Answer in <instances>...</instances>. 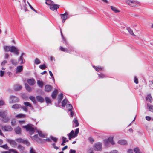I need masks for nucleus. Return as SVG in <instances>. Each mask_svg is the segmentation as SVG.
<instances>
[{
    "instance_id": "31",
    "label": "nucleus",
    "mask_w": 153,
    "mask_h": 153,
    "mask_svg": "<svg viewBox=\"0 0 153 153\" xmlns=\"http://www.w3.org/2000/svg\"><path fill=\"white\" fill-rule=\"evenodd\" d=\"M68 140H67V138L66 137H62V142L61 143V145L64 146L65 145V143L66 142H68Z\"/></svg>"
},
{
    "instance_id": "36",
    "label": "nucleus",
    "mask_w": 153,
    "mask_h": 153,
    "mask_svg": "<svg viewBox=\"0 0 153 153\" xmlns=\"http://www.w3.org/2000/svg\"><path fill=\"white\" fill-rule=\"evenodd\" d=\"M104 142L105 146H109V142L108 141V139H105L104 140Z\"/></svg>"
},
{
    "instance_id": "15",
    "label": "nucleus",
    "mask_w": 153,
    "mask_h": 153,
    "mask_svg": "<svg viewBox=\"0 0 153 153\" xmlns=\"http://www.w3.org/2000/svg\"><path fill=\"white\" fill-rule=\"evenodd\" d=\"M117 143L118 144L121 145H126L127 144L126 141L124 140H120Z\"/></svg>"
},
{
    "instance_id": "32",
    "label": "nucleus",
    "mask_w": 153,
    "mask_h": 153,
    "mask_svg": "<svg viewBox=\"0 0 153 153\" xmlns=\"http://www.w3.org/2000/svg\"><path fill=\"white\" fill-rule=\"evenodd\" d=\"M29 98L33 102V103H35L36 101L34 97L32 96H30L29 97Z\"/></svg>"
},
{
    "instance_id": "39",
    "label": "nucleus",
    "mask_w": 153,
    "mask_h": 153,
    "mask_svg": "<svg viewBox=\"0 0 153 153\" xmlns=\"http://www.w3.org/2000/svg\"><path fill=\"white\" fill-rule=\"evenodd\" d=\"M37 132H38V134H39L40 137H45V135L42 134V131L39 130H37Z\"/></svg>"
},
{
    "instance_id": "58",
    "label": "nucleus",
    "mask_w": 153,
    "mask_h": 153,
    "mask_svg": "<svg viewBox=\"0 0 153 153\" xmlns=\"http://www.w3.org/2000/svg\"><path fill=\"white\" fill-rule=\"evenodd\" d=\"M0 147H2L5 149H8V147L7 144H5L4 145L0 146Z\"/></svg>"
},
{
    "instance_id": "30",
    "label": "nucleus",
    "mask_w": 153,
    "mask_h": 153,
    "mask_svg": "<svg viewBox=\"0 0 153 153\" xmlns=\"http://www.w3.org/2000/svg\"><path fill=\"white\" fill-rule=\"evenodd\" d=\"M67 102L68 100L67 99H64L62 102V106L63 107H65L67 103Z\"/></svg>"
},
{
    "instance_id": "22",
    "label": "nucleus",
    "mask_w": 153,
    "mask_h": 153,
    "mask_svg": "<svg viewBox=\"0 0 153 153\" xmlns=\"http://www.w3.org/2000/svg\"><path fill=\"white\" fill-rule=\"evenodd\" d=\"M1 120L2 121L5 123H7L8 122L10 118L9 117L5 116L2 118H1Z\"/></svg>"
},
{
    "instance_id": "42",
    "label": "nucleus",
    "mask_w": 153,
    "mask_h": 153,
    "mask_svg": "<svg viewBox=\"0 0 153 153\" xmlns=\"http://www.w3.org/2000/svg\"><path fill=\"white\" fill-rule=\"evenodd\" d=\"M24 105L26 106H29L30 107H32L31 105L29 102H24Z\"/></svg>"
},
{
    "instance_id": "11",
    "label": "nucleus",
    "mask_w": 153,
    "mask_h": 153,
    "mask_svg": "<svg viewBox=\"0 0 153 153\" xmlns=\"http://www.w3.org/2000/svg\"><path fill=\"white\" fill-rule=\"evenodd\" d=\"M7 111H0V117L1 118L7 116Z\"/></svg>"
},
{
    "instance_id": "37",
    "label": "nucleus",
    "mask_w": 153,
    "mask_h": 153,
    "mask_svg": "<svg viewBox=\"0 0 153 153\" xmlns=\"http://www.w3.org/2000/svg\"><path fill=\"white\" fill-rule=\"evenodd\" d=\"M127 30L128 31L129 33L131 34L134 36V35L133 32L132 30L129 27L127 28Z\"/></svg>"
},
{
    "instance_id": "43",
    "label": "nucleus",
    "mask_w": 153,
    "mask_h": 153,
    "mask_svg": "<svg viewBox=\"0 0 153 153\" xmlns=\"http://www.w3.org/2000/svg\"><path fill=\"white\" fill-rule=\"evenodd\" d=\"M45 100L46 102L47 103H51V100L50 98H49L48 97H46L45 98Z\"/></svg>"
},
{
    "instance_id": "19",
    "label": "nucleus",
    "mask_w": 153,
    "mask_h": 153,
    "mask_svg": "<svg viewBox=\"0 0 153 153\" xmlns=\"http://www.w3.org/2000/svg\"><path fill=\"white\" fill-rule=\"evenodd\" d=\"M58 90L57 89H55L54 91L52 93L51 95V97L53 99H55L56 98Z\"/></svg>"
},
{
    "instance_id": "63",
    "label": "nucleus",
    "mask_w": 153,
    "mask_h": 153,
    "mask_svg": "<svg viewBox=\"0 0 153 153\" xmlns=\"http://www.w3.org/2000/svg\"><path fill=\"white\" fill-rule=\"evenodd\" d=\"M76 152L75 150L70 149L69 151V153H76Z\"/></svg>"
},
{
    "instance_id": "51",
    "label": "nucleus",
    "mask_w": 153,
    "mask_h": 153,
    "mask_svg": "<svg viewBox=\"0 0 153 153\" xmlns=\"http://www.w3.org/2000/svg\"><path fill=\"white\" fill-rule=\"evenodd\" d=\"M9 142L10 143L11 145H14L16 144V143L13 140H8Z\"/></svg>"
},
{
    "instance_id": "54",
    "label": "nucleus",
    "mask_w": 153,
    "mask_h": 153,
    "mask_svg": "<svg viewBox=\"0 0 153 153\" xmlns=\"http://www.w3.org/2000/svg\"><path fill=\"white\" fill-rule=\"evenodd\" d=\"M39 68L41 69H45L46 68V66L45 64L41 65L39 66Z\"/></svg>"
},
{
    "instance_id": "3",
    "label": "nucleus",
    "mask_w": 153,
    "mask_h": 153,
    "mask_svg": "<svg viewBox=\"0 0 153 153\" xmlns=\"http://www.w3.org/2000/svg\"><path fill=\"white\" fill-rule=\"evenodd\" d=\"M126 3L131 7H136L139 6L140 3L136 0H126Z\"/></svg>"
},
{
    "instance_id": "25",
    "label": "nucleus",
    "mask_w": 153,
    "mask_h": 153,
    "mask_svg": "<svg viewBox=\"0 0 153 153\" xmlns=\"http://www.w3.org/2000/svg\"><path fill=\"white\" fill-rule=\"evenodd\" d=\"M45 1L46 4L49 6H50L51 5L53 4V3H54L53 1L51 0H45Z\"/></svg>"
},
{
    "instance_id": "40",
    "label": "nucleus",
    "mask_w": 153,
    "mask_h": 153,
    "mask_svg": "<svg viewBox=\"0 0 153 153\" xmlns=\"http://www.w3.org/2000/svg\"><path fill=\"white\" fill-rule=\"evenodd\" d=\"M10 61L11 63L14 65L16 66L17 64V63L16 61L13 59H11Z\"/></svg>"
},
{
    "instance_id": "48",
    "label": "nucleus",
    "mask_w": 153,
    "mask_h": 153,
    "mask_svg": "<svg viewBox=\"0 0 153 153\" xmlns=\"http://www.w3.org/2000/svg\"><path fill=\"white\" fill-rule=\"evenodd\" d=\"M7 62V61L6 60H3L1 63V65L2 66H4L6 64Z\"/></svg>"
},
{
    "instance_id": "57",
    "label": "nucleus",
    "mask_w": 153,
    "mask_h": 153,
    "mask_svg": "<svg viewBox=\"0 0 153 153\" xmlns=\"http://www.w3.org/2000/svg\"><path fill=\"white\" fill-rule=\"evenodd\" d=\"M16 120L13 119L11 122V123L12 126H14L16 124Z\"/></svg>"
},
{
    "instance_id": "47",
    "label": "nucleus",
    "mask_w": 153,
    "mask_h": 153,
    "mask_svg": "<svg viewBox=\"0 0 153 153\" xmlns=\"http://www.w3.org/2000/svg\"><path fill=\"white\" fill-rule=\"evenodd\" d=\"M134 151L135 153H140V150L138 148H134Z\"/></svg>"
},
{
    "instance_id": "13",
    "label": "nucleus",
    "mask_w": 153,
    "mask_h": 153,
    "mask_svg": "<svg viewBox=\"0 0 153 153\" xmlns=\"http://www.w3.org/2000/svg\"><path fill=\"white\" fill-rule=\"evenodd\" d=\"M52 88V86L48 85H46L45 86V91L47 92H49L51 91Z\"/></svg>"
},
{
    "instance_id": "1",
    "label": "nucleus",
    "mask_w": 153,
    "mask_h": 153,
    "mask_svg": "<svg viewBox=\"0 0 153 153\" xmlns=\"http://www.w3.org/2000/svg\"><path fill=\"white\" fill-rule=\"evenodd\" d=\"M4 50L5 51H10L11 52H13L17 55L19 54V50L16 47L14 46H7L4 47Z\"/></svg>"
},
{
    "instance_id": "9",
    "label": "nucleus",
    "mask_w": 153,
    "mask_h": 153,
    "mask_svg": "<svg viewBox=\"0 0 153 153\" xmlns=\"http://www.w3.org/2000/svg\"><path fill=\"white\" fill-rule=\"evenodd\" d=\"M27 81L28 83L31 86L33 85L36 82L35 80L33 78L28 79L27 80Z\"/></svg>"
},
{
    "instance_id": "62",
    "label": "nucleus",
    "mask_w": 153,
    "mask_h": 153,
    "mask_svg": "<svg viewBox=\"0 0 153 153\" xmlns=\"http://www.w3.org/2000/svg\"><path fill=\"white\" fill-rule=\"evenodd\" d=\"M22 109L24 111H25L27 112V107H26L25 106H23L22 107Z\"/></svg>"
},
{
    "instance_id": "56",
    "label": "nucleus",
    "mask_w": 153,
    "mask_h": 153,
    "mask_svg": "<svg viewBox=\"0 0 153 153\" xmlns=\"http://www.w3.org/2000/svg\"><path fill=\"white\" fill-rule=\"evenodd\" d=\"M79 133V128H78L76 129L75 130V132L74 134L75 136H76V137L77 136L78 134Z\"/></svg>"
},
{
    "instance_id": "2",
    "label": "nucleus",
    "mask_w": 153,
    "mask_h": 153,
    "mask_svg": "<svg viewBox=\"0 0 153 153\" xmlns=\"http://www.w3.org/2000/svg\"><path fill=\"white\" fill-rule=\"evenodd\" d=\"M23 128H25L27 131L29 132V134L31 135L35 131V129L33 125L29 124L26 126H23Z\"/></svg>"
},
{
    "instance_id": "64",
    "label": "nucleus",
    "mask_w": 153,
    "mask_h": 153,
    "mask_svg": "<svg viewBox=\"0 0 153 153\" xmlns=\"http://www.w3.org/2000/svg\"><path fill=\"white\" fill-rule=\"evenodd\" d=\"M110 153H118V152L117 150H113L111 151Z\"/></svg>"
},
{
    "instance_id": "61",
    "label": "nucleus",
    "mask_w": 153,
    "mask_h": 153,
    "mask_svg": "<svg viewBox=\"0 0 153 153\" xmlns=\"http://www.w3.org/2000/svg\"><path fill=\"white\" fill-rule=\"evenodd\" d=\"M0 76L1 77H2L4 75V71H3L2 70H1L0 71Z\"/></svg>"
},
{
    "instance_id": "18",
    "label": "nucleus",
    "mask_w": 153,
    "mask_h": 153,
    "mask_svg": "<svg viewBox=\"0 0 153 153\" xmlns=\"http://www.w3.org/2000/svg\"><path fill=\"white\" fill-rule=\"evenodd\" d=\"M22 86L20 85H16L14 86V89L15 91H18L21 90Z\"/></svg>"
},
{
    "instance_id": "8",
    "label": "nucleus",
    "mask_w": 153,
    "mask_h": 153,
    "mask_svg": "<svg viewBox=\"0 0 153 153\" xmlns=\"http://www.w3.org/2000/svg\"><path fill=\"white\" fill-rule=\"evenodd\" d=\"M59 5L56 4H55L54 3H53V4L51 5L50 6V9L52 11L56 10L57 9L59 8Z\"/></svg>"
},
{
    "instance_id": "41",
    "label": "nucleus",
    "mask_w": 153,
    "mask_h": 153,
    "mask_svg": "<svg viewBox=\"0 0 153 153\" xmlns=\"http://www.w3.org/2000/svg\"><path fill=\"white\" fill-rule=\"evenodd\" d=\"M25 117V115L22 114H20L16 116V117L17 118H21L22 117Z\"/></svg>"
},
{
    "instance_id": "33",
    "label": "nucleus",
    "mask_w": 153,
    "mask_h": 153,
    "mask_svg": "<svg viewBox=\"0 0 153 153\" xmlns=\"http://www.w3.org/2000/svg\"><path fill=\"white\" fill-rule=\"evenodd\" d=\"M66 107L67 109L69 111H71L72 110L73 107L72 105L71 104L67 105Z\"/></svg>"
},
{
    "instance_id": "53",
    "label": "nucleus",
    "mask_w": 153,
    "mask_h": 153,
    "mask_svg": "<svg viewBox=\"0 0 153 153\" xmlns=\"http://www.w3.org/2000/svg\"><path fill=\"white\" fill-rule=\"evenodd\" d=\"M63 94L62 93H61L58 96V99L61 100H62L63 99Z\"/></svg>"
},
{
    "instance_id": "21",
    "label": "nucleus",
    "mask_w": 153,
    "mask_h": 153,
    "mask_svg": "<svg viewBox=\"0 0 153 153\" xmlns=\"http://www.w3.org/2000/svg\"><path fill=\"white\" fill-rule=\"evenodd\" d=\"M36 98L37 101L41 102H42L44 101V98L41 96H37L36 97Z\"/></svg>"
},
{
    "instance_id": "38",
    "label": "nucleus",
    "mask_w": 153,
    "mask_h": 153,
    "mask_svg": "<svg viewBox=\"0 0 153 153\" xmlns=\"http://www.w3.org/2000/svg\"><path fill=\"white\" fill-rule=\"evenodd\" d=\"M67 136H69L71 137H75V138L76 137V136H75L74 134V131L73 130H72L68 134Z\"/></svg>"
},
{
    "instance_id": "26",
    "label": "nucleus",
    "mask_w": 153,
    "mask_h": 153,
    "mask_svg": "<svg viewBox=\"0 0 153 153\" xmlns=\"http://www.w3.org/2000/svg\"><path fill=\"white\" fill-rule=\"evenodd\" d=\"M17 149L20 151V152H23L25 149V148L20 145H18Z\"/></svg>"
},
{
    "instance_id": "6",
    "label": "nucleus",
    "mask_w": 153,
    "mask_h": 153,
    "mask_svg": "<svg viewBox=\"0 0 153 153\" xmlns=\"http://www.w3.org/2000/svg\"><path fill=\"white\" fill-rule=\"evenodd\" d=\"M94 147V150L97 151H100L102 149V144L100 143H97L95 144Z\"/></svg>"
},
{
    "instance_id": "46",
    "label": "nucleus",
    "mask_w": 153,
    "mask_h": 153,
    "mask_svg": "<svg viewBox=\"0 0 153 153\" xmlns=\"http://www.w3.org/2000/svg\"><path fill=\"white\" fill-rule=\"evenodd\" d=\"M34 63L37 65L39 64L40 63V61L38 58H36L34 61Z\"/></svg>"
},
{
    "instance_id": "20",
    "label": "nucleus",
    "mask_w": 153,
    "mask_h": 153,
    "mask_svg": "<svg viewBox=\"0 0 153 153\" xmlns=\"http://www.w3.org/2000/svg\"><path fill=\"white\" fill-rule=\"evenodd\" d=\"M93 67L95 69V70L97 71H99L102 70L103 69V68L101 66H93Z\"/></svg>"
},
{
    "instance_id": "12",
    "label": "nucleus",
    "mask_w": 153,
    "mask_h": 153,
    "mask_svg": "<svg viewBox=\"0 0 153 153\" xmlns=\"http://www.w3.org/2000/svg\"><path fill=\"white\" fill-rule=\"evenodd\" d=\"M23 66L22 65L19 66L17 67L16 70V73L18 74L19 73L21 72L23 70Z\"/></svg>"
},
{
    "instance_id": "23",
    "label": "nucleus",
    "mask_w": 153,
    "mask_h": 153,
    "mask_svg": "<svg viewBox=\"0 0 153 153\" xmlns=\"http://www.w3.org/2000/svg\"><path fill=\"white\" fill-rule=\"evenodd\" d=\"M147 107L149 111L153 113V106L148 103L147 104Z\"/></svg>"
},
{
    "instance_id": "59",
    "label": "nucleus",
    "mask_w": 153,
    "mask_h": 153,
    "mask_svg": "<svg viewBox=\"0 0 153 153\" xmlns=\"http://www.w3.org/2000/svg\"><path fill=\"white\" fill-rule=\"evenodd\" d=\"M51 138L55 142H56L57 141V139L53 137V136H51Z\"/></svg>"
},
{
    "instance_id": "50",
    "label": "nucleus",
    "mask_w": 153,
    "mask_h": 153,
    "mask_svg": "<svg viewBox=\"0 0 153 153\" xmlns=\"http://www.w3.org/2000/svg\"><path fill=\"white\" fill-rule=\"evenodd\" d=\"M25 140L21 138H18L16 139V141L17 142L20 143H23Z\"/></svg>"
},
{
    "instance_id": "5",
    "label": "nucleus",
    "mask_w": 153,
    "mask_h": 153,
    "mask_svg": "<svg viewBox=\"0 0 153 153\" xmlns=\"http://www.w3.org/2000/svg\"><path fill=\"white\" fill-rule=\"evenodd\" d=\"M19 100V99L16 96L12 95L10 96L9 100L10 103L17 102Z\"/></svg>"
},
{
    "instance_id": "28",
    "label": "nucleus",
    "mask_w": 153,
    "mask_h": 153,
    "mask_svg": "<svg viewBox=\"0 0 153 153\" xmlns=\"http://www.w3.org/2000/svg\"><path fill=\"white\" fill-rule=\"evenodd\" d=\"M110 7L112 10L115 13H117L119 12V11L115 7L111 6Z\"/></svg>"
},
{
    "instance_id": "7",
    "label": "nucleus",
    "mask_w": 153,
    "mask_h": 153,
    "mask_svg": "<svg viewBox=\"0 0 153 153\" xmlns=\"http://www.w3.org/2000/svg\"><path fill=\"white\" fill-rule=\"evenodd\" d=\"M2 129L5 131H11L13 128L10 126H4L2 127Z\"/></svg>"
},
{
    "instance_id": "27",
    "label": "nucleus",
    "mask_w": 153,
    "mask_h": 153,
    "mask_svg": "<svg viewBox=\"0 0 153 153\" xmlns=\"http://www.w3.org/2000/svg\"><path fill=\"white\" fill-rule=\"evenodd\" d=\"M38 85L41 88H42L43 85V82L40 80H37V82Z\"/></svg>"
},
{
    "instance_id": "55",
    "label": "nucleus",
    "mask_w": 153,
    "mask_h": 153,
    "mask_svg": "<svg viewBox=\"0 0 153 153\" xmlns=\"http://www.w3.org/2000/svg\"><path fill=\"white\" fill-rule=\"evenodd\" d=\"M9 151L13 153H19L17 151L14 149H10L9 150Z\"/></svg>"
},
{
    "instance_id": "16",
    "label": "nucleus",
    "mask_w": 153,
    "mask_h": 153,
    "mask_svg": "<svg viewBox=\"0 0 153 153\" xmlns=\"http://www.w3.org/2000/svg\"><path fill=\"white\" fill-rule=\"evenodd\" d=\"M12 108L14 109H18L22 108V106L21 105L18 104H16L13 105L12 106Z\"/></svg>"
},
{
    "instance_id": "14",
    "label": "nucleus",
    "mask_w": 153,
    "mask_h": 153,
    "mask_svg": "<svg viewBox=\"0 0 153 153\" xmlns=\"http://www.w3.org/2000/svg\"><path fill=\"white\" fill-rule=\"evenodd\" d=\"M18 62L20 65H22L25 62V61L23 57H20L18 59Z\"/></svg>"
},
{
    "instance_id": "60",
    "label": "nucleus",
    "mask_w": 153,
    "mask_h": 153,
    "mask_svg": "<svg viewBox=\"0 0 153 153\" xmlns=\"http://www.w3.org/2000/svg\"><path fill=\"white\" fill-rule=\"evenodd\" d=\"M134 82L137 84H138V79L136 76H134Z\"/></svg>"
},
{
    "instance_id": "49",
    "label": "nucleus",
    "mask_w": 153,
    "mask_h": 153,
    "mask_svg": "<svg viewBox=\"0 0 153 153\" xmlns=\"http://www.w3.org/2000/svg\"><path fill=\"white\" fill-rule=\"evenodd\" d=\"M98 77L100 78H103L105 77V75L102 74H98Z\"/></svg>"
},
{
    "instance_id": "29",
    "label": "nucleus",
    "mask_w": 153,
    "mask_h": 153,
    "mask_svg": "<svg viewBox=\"0 0 153 153\" xmlns=\"http://www.w3.org/2000/svg\"><path fill=\"white\" fill-rule=\"evenodd\" d=\"M108 141L112 145L114 144L115 143L113 141V137H109L108 139Z\"/></svg>"
},
{
    "instance_id": "45",
    "label": "nucleus",
    "mask_w": 153,
    "mask_h": 153,
    "mask_svg": "<svg viewBox=\"0 0 153 153\" xmlns=\"http://www.w3.org/2000/svg\"><path fill=\"white\" fill-rule=\"evenodd\" d=\"M26 6V4L25 3V4L24 5L23 7H21V9L22 10H24L25 12H26L27 10Z\"/></svg>"
},
{
    "instance_id": "10",
    "label": "nucleus",
    "mask_w": 153,
    "mask_h": 153,
    "mask_svg": "<svg viewBox=\"0 0 153 153\" xmlns=\"http://www.w3.org/2000/svg\"><path fill=\"white\" fill-rule=\"evenodd\" d=\"M68 14L67 12H65L64 14H60L62 19V22H64L66 19L67 18V15Z\"/></svg>"
},
{
    "instance_id": "35",
    "label": "nucleus",
    "mask_w": 153,
    "mask_h": 153,
    "mask_svg": "<svg viewBox=\"0 0 153 153\" xmlns=\"http://www.w3.org/2000/svg\"><path fill=\"white\" fill-rule=\"evenodd\" d=\"M73 122L76 125L75 126V127H77L79 126V123L78 121L76 118L74 119L73 120Z\"/></svg>"
},
{
    "instance_id": "52",
    "label": "nucleus",
    "mask_w": 153,
    "mask_h": 153,
    "mask_svg": "<svg viewBox=\"0 0 153 153\" xmlns=\"http://www.w3.org/2000/svg\"><path fill=\"white\" fill-rule=\"evenodd\" d=\"M23 143L26 145L27 146H29L30 145V143L27 140H25Z\"/></svg>"
},
{
    "instance_id": "24",
    "label": "nucleus",
    "mask_w": 153,
    "mask_h": 153,
    "mask_svg": "<svg viewBox=\"0 0 153 153\" xmlns=\"http://www.w3.org/2000/svg\"><path fill=\"white\" fill-rule=\"evenodd\" d=\"M25 87L26 90L29 92H30L32 91V89L30 87L29 85L25 83Z\"/></svg>"
},
{
    "instance_id": "34",
    "label": "nucleus",
    "mask_w": 153,
    "mask_h": 153,
    "mask_svg": "<svg viewBox=\"0 0 153 153\" xmlns=\"http://www.w3.org/2000/svg\"><path fill=\"white\" fill-rule=\"evenodd\" d=\"M146 100L148 101L151 102L152 100V97L150 94H148L146 98Z\"/></svg>"
},
{
    "instance_id": "4",
    "label": "nucleus",
    "mask_w": 153,
    "mask_h": 153,
    "mask_svg": "<svg viewBox=\"0 0 153 153\" xmlns=\"http://www.w3.org/2000/svg\"><path fill=\"white\" fill-rule=\"evenodd\" d=\"M60 50L69 53H72L74 51V48L72 47H69L68 49L63 48L62 46L60 47Z\"/></svg>"
},
{
    "instance_id": "44",
    "label": "nucleus",
    "mask_w": 153,
    "mask_h": 153,
    "mask_svg": "<svg viewBox=\"0 0 153 153\" xmlns=\"http://www.w3.org/2000/svg\"><path fill=\"white\" fill-rule=\"evenodd\" d=\"M33 139L36 141H38L40 139L39 138L38 135L37 134L34 135L33 138Z\"/></svg>"
},
{
    "instance_id": "17",
    "label": "nucleus",
    "mask_w": 153,
    "mask_h": 153,
    "mask_svg": "<svg viewBox=\"0 0 153 153\" xmlns=\"http://www.w3.org/2000/svg\"><path fill=\"white\" fill-rule=\"evenodd\" d=\"M14 130L16 133L17 134H20L21 133V128L19 127H17L15 128Z\"/></svg>"
}]
</instances>
